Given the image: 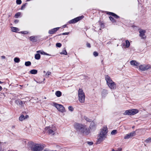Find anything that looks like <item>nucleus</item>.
<instances>
[{"label":"nucleus","mask_w":151,"mask_h":151,"mask_svg":"<svg viewBox=\"0 0 151 151\" xmlns=\"http://www.w3.org/2000/svg\"><path fill=\"white\" fill-rule=\"evenodd\" d=\"M74 129L77 131L83 134L87 135L90 133V130L88 126L84 124L76 123L74 125Z\"/></svg>","instance_id":"nucleus-1"},{"label":"nucleus","mask_w":151,"mask_h":151,"mask_svg":"<svg viewBox=\"0 0 151 151\" xmlns=\"http://www.w3.org/2000/svg\"><path fill=\"white\" fill-rule=\"evenodd\" d=\"M105 80L109 87L111 90H115L116 88V83L111 79L109 76H105Z\"/></svg>","instance_id":"nucleus-2"},{"label":"nucleus","mask_w":151,"mask_h":151,"mask_svg":"<svg viewBox=\"0 0 151 151\" xmlns=\"http://www.w3.org/2000/svg\"><path fill=\"white\" fill-rule=\"evenodd\" d=\"M44 148V146L40 144H34L31 147V150L32 151H41Z\"/></svg>","instance_id":"nucleus-3"},{"label":"nucleus","mask_w":151,"mask_h":151,"mask_svg":"<svg viewBox=\"0 0 151 151\" xmlns=\"http://www.w3.org/2000/svg\"><path fill=\"white\" fill-rule=\"evenodd\" d=\"M57 129L55 126L53 125L49 127H46L45 128V130H48V132L49 134H52V135L55 134V132Z\"/></svg>","instance_id":"nucleus-4"},{"label":"nucleus","mask_w":151,"mask_h":151,"mask_svg":"<svg viewBox=\"0 0 151 151\" xmlns=\"http://www.w3.org/2000/svg\"><path fill=\"white\" fill-rule=\"evenodd\" d=\"M78 99L81 103H83L85 101V95L83 90L79 89L78 91Z\"/></svg>","instance_id":"nucleus-5"},{"label":"nucleus","mask_w":151,"mask_h":151,"mask_svg":"<svg viewBox=\"0 0 151 151\" xmlns=\"http://www.w3.org/2000/svg\"><path fill=\"white\" fill-rule=\"evenodd\" d=\"M138 112V110L136 109L128 110H126L124 114L126 115H132L137 114Z\"/></svg>","instance_id":"nucleus-6"},{"label":"nucleus","mask_w":151,"mask_h":151,"mask_svg":"<svg viewBox=\"0 0 151 151\" xmlns=\"http://www.w3.org/2000/svg\"><path fill=\"white\" fill-rule=\"evenodd\" d=\"M53 105L59 111L62 112L65 111V108L62 105L56 103H54Z\"/></svg>","instance_id":"nucleus-7"},{"label":"nucleus","mask_w":151,"mask_h":151,"mask_svg":"<svg viewBox=\"0 0 151 151\" xmlns=\"http://www.w3.org/2000/svg\"><path fill=\"white\" fill-rule=\"evenodd\" d=\"M106 136L103 135L99 133L98 136L97 143L98 144L100 143L101 142L103 141L106 138Z\"/></svg>","instance_id":"nucleus-8"},{"label":"nucleus","mask_w":151,"mask_h":151,"mask_svg":"<svg viewBox=\"0 0 151 151\" xmlns=\"http://www.w3.org/2000/svg\"><path fill=\"white\" fill-rule=\"evenodd\" d=\"M151 68V66L147 65H140L139 66V69L142 71H145Z\"/></svg>","instance_id":"nucleus-9"},{"label":"nucleus","mask_w":151,"mask_h":151,"mask_svg":"<svg viewBox=\"0 0 151 151\" xmlns=\"http://www.w3.org/2000/svg\"><path fill=\"white\" fill-rule=\"evenodd\" d=\"M136 135V132L135 131H133L128 134L125 135L124 137L125 139H128Z\"/></svg>","instance_id":"nucleus-10"},{"label":"nucleus","mask_w":151,"mask_h":151,"mask_svg":"<svg viewBox=\"0 0 151 151\" xmlns=\"http://www.w3.org/2000/svg\"><path fill=\"white\" fill-rule=\"evenodd\" d=\"M108 131L107 128L106 126L104 127L102 129H101L100 132V133L103 135L106 136L107 135Z\"/></svg>","instance_id":"nucleus-11"},{"label":"nucleus","mask_w":151,"mask_h":151,"mask_svg":"<svg viewBox=\"0 0 151 151\" xmlns=\"http://www.w3.org/2000/svg\"><path fill=\"white\" fill-rule=\"evenodd\" d=\"M146 32V31L144 29H141L139 31V35L141 38L142 39H145L146 37V36L145 35V33Z\"/></svg>","instance_id":"nucleus-12"},{"label":"nucleus","mask_w":151,"mask_h":151,"mask_svg":"<svg viewBox=\"0 0 151 151\" xmlns=\"http://www.w3.org/2000/svg\"><path fill=\"white\" fill-rule=\"evenodd\" d=\"M130 63L132 65L138 68V66L139 65V63L135 60H132L130 62Z\"/></svg>","instance_id":"nucleus-13"},{"label":"nucleus","mask_w":151,"mask_h":151,"mask_svg":"<svg viewBox=\"0 0 151 151\" xmlns=\"http://www.w3.org/2000/svg\"><path fill=\"white\" fill-rule=\"evenodd\" d=\"M60 27H56L49 30L48 33L49 34H52L55 33L58 30Z\"/></svg>","instance_id":"nucleus-14"},{"label":"nucleus","mask_w":151,"mask_h":151,"mask_svg":"<svg viewBox=\"0 0 151 151\" xmlns=\"http://www.w3.org/2000/svg\"><path fill=\"white\" fill-rule=\"evenodd\" d=\"M107 14H108L109 15H111V16L113 17L114 18L116 19H118L120 18L119 16L115 14L113 12H107Z\"/></svg>","instance_id":"nucleus-15"},{"label":"nucleus","mask_w":151,"mask_h":151,"mask_svg":"<svg viewBox=\"0 0 151 151\" xmlns=\"http://www.w3.org/2000/svg\"><path fill=\"white\" fill-rule=\"evenodd\" d=\"M130 45V43L128 40H127L125 41V43H124L123 44V46H125L126 47L128 48L129 47Z\"/></svg>","instance_id":"nucleus-16"},{"label":"nucleus","mask_w":151,"mask_h":151,"mask_svg":"<svg viewBox=\"0 0 151 151\" xmlns=\"http://www.w3.org/2000/svg\"><path fill=\"white\" fill-rule=\"evenodd\" d=\"M11 31L14 32H17L19 30V29L17 27H11Z\"/></svg>","instance_id":"nucleus-17"},{"label":"nucleus","mask_w":151,"mask_h":151,"mask_svg":"<svg viewBox=\"0 0 151 151\" xmlns=\"http://www.w3.org/2000/svg\"><path fill=\"white\" fill-rule=\"evenodd\" d=\"M80 19H71L69 22L70 24H74L78 22Z\"/></svg>","instance_id":"nucleus-18"},{"label":"nucleus","mask_w":151,"mask_h":151,"mask_svg":"<svg viewBox=\"0 0 151 151\" xmlns=\"http://www.w3.org/2000/svg\"><path fill=\"white\" fill-rule=\"evenodd\" d=\"M96 125L95 123L94 122H92L90 124L89 126V128H90V129H93L96 126Z\"/></svg>","instance_id":"nucleus-19"},{"label":"nucleus","mask_w":151,"mask_h":151,"mask_svg":"<svg viewBox=\"0 0 151 151\" xmlns=\"http://www.w3.org/2000/svg\"><path fill=\"white\" fill-rule=\"evenodd\" d=\"M30 40L32 42H35L37 41V40L35 37L32 36L29 37Z\"/></svg>","instance_id":"nucleus-20"},{"label":"nucleus","mask_w":151,"mask_h":151,"mask_svg":"<svg viewBox=\"0 0 151 151\" xmlns=\"http://www.w3.org/2000/svg\"><path fill=\"white\" fill-rule=\"evenodd\" d=\"M55 95L58 97H60L62 95V93L60 91H57L55 92Z\"/></svg>","instance_id":"nucleus-21"},{"label":"nucleus","mask_w":151,"mask_h":151,"mask_svg":"<svg viewBox=\"0 0 151 151\" xmlns=\"http://www.w3.org/2000/svg\"><path fill=\"white\" fill-rule=\"evenodd\" d=\"M30 73L32 74H35L37 73V70L33 69L31 70L30 71Z\"/></svg>","instance_id":"nucleus-22"},{"label":"nucleus","mask_w":151,"mask_h":151,"mask_svg":"<svg viewBox=\"0 0 151 151\" xmlns=\"http://www.w3.org/2000/svg\"><path fill=\"white\" fill-rule=\"evenodd\" d=\"M35 57L36 59L39 60L40 58V55L39 53H38L35 55Z\"/></svg>","instance_id":"nucleus-23"},{"label":"nucleus","mask_w":151,"mask_h":151,"mask_svg":"<svg viewBox=\"0 0 151 151\" xmlns=\"http://www.w3.org/2000/svg\"><path fill=\"white\" fill-rule=\"evenodd\" d=\"M24 119V116L23 114L21 115L19 118V120L20 121H22Z\"/></svg>","instance_id":"nucleus-24"},{"label":"nucleus","mask_w":151,"mask_h":151,"mask_svg":"<svg viewBox=\"0 0 151 151\" xmlns=\"http://www.w3.org/2000/svg\"><path fill=\"white\" fill-rule=\"evenodd\" d=\"M25 65L26 66H28L31 65V63L30 61L26 62L25 63Z\"/></svg>","instance_id":"nucleus-25"},{"label":"nucleus","mask_w":151,"mask_h":151,"mask_svg":"<svg viewBox=\"0 0 151 151\" xmlns=\"http://www.w3.org/2000/svg\"><path fill=\"white\" fill-rule=\"evenodd\" d=\"M21 14V13L19 12H18L14 16L15 18H18L20 16Z\"/></svg>","instance_id":"nucleus-26"},{"label":"nucleus","mask_w":151,"mask_h":151,"mask_svg":"<svg viewBox=\"0 0 151 151\" xmlns=\"http://www.w3.org/2000/svg\"><path fill=\"white\" fill-rule=\"evenodd\" d=\"M84 119L88 122H91V119L88 118L86 116H84Z\"/></svg>","instance_id":"nucleus-27"},{"label":"nucleus","mask_w":151,"mask_h":151,"mask_svg":"<svg viewBox=\"0 0 151 151\" xmlns=\"http://www.w3.org/2000/svg\"><path fill=\"white\" fill-rule=\"evenodd\" d=\"M14 61L15 62L18 63L20 61V59L19 58H15L14 59Z\"/></svg>","instance_id":"nucleus-28"},{"label":"nucleus","mask_w":151,"mask_h":151,"mask_svg":"<svg viewBox=\"0 0 151 151\" xmlns=\"http://www.w3.org/2000/svg\"><path fill=\"white\" fill-rule=\"evenodd\" d=\"M60 54L66 55H67V52L65 50H63L61 52H60Z\"/></svg>","instance_id":"nucleus-29"},{"label":"nucleus","mask_w":151,"mask_h":151,"mask_svg":"<svg viewBox=\"0 0 151 151\" xmlns=\"http://www.w3.org/2000/svg\"><path fill=\"white\" fill-rule=\"evenodd\" d=\"M37 53H40L41 54H42V55H45V52H44L43 51H40V50L37 51Z\"/></svg>","instance_id":"nucleus-30"},{"label":"nucleus","mask_w":151,"mask_h":151,"mask_svg":"<svg viewBox=\"0 0 151 151\" xmlns=\"http://www.w3.org/2000/svg\"><path fill=\"white\" fill-rule=\"evenodd\" d=\"M68 109L69 111H73L74 110L73 107L71 106H69L68 107Z\"/></svg>","instance_id":"nucleus-31"},{"label":"nucleus","mask_w":151,"mask_h":151,"mask_svg":"<svg viewBox=\"0 0 151 151\" xmlns=\"http://www.w3.org/2000/svg\"><path fill=\"white\" fill-rule=\"evenodd\" d=\"M117 133V131L116 130H113L111 132V134L112 135H114Z\"/></svg>","instance_id":"nucleus-32"},{"label":"nucleus","mask_w":151,"mask_h":151,"mask_svg":"<svg viewBox=\"0 0 151 151\" xmlns=\"http://www.w3.org/2000/svg\"><path fill=\"white\" fill-rule=\"evenodd\" d=\"M145 142L147 143H148L149 142H151V137L147 139H146L145 141Z\"/></svg>","instance_id":"nucleus-33"},{"label":"nucleus","mask_w":151,"mask_h":151,"mask_svg":"<svg viewBox=\"0 0 151 151\" xmlns=\"http://www.w3.org/2000/svg\"><path fill=\"white\" fill-rule=\"evenodd\" d=\"M84 18V16L83 15L81 16H79L78 17H77L76 18H74L73 19H82Z\"/></svg>","instance_id":"nucleus-34"},{"label":"nucleus","mask_w":151,"mask_h":151,"mask_svg":"<svg viewBox=\"0 0 151 151\" xmlns=\"http://www.w3.org/2000/svg\"><path fill=\"white\" fill-rule=\"evenodd\" d=\"M16 2L17 4H20L22 3L21 0H16Z\"/></svg>","instance_id":"nucleus-35"},{"label":"nucleus","mask_w":151,"mask_h":151,"mask_svg":"<svg viewBox=\"0 0 151 151\" xmlns=\"http://www.w3.org/2000/svg\"><path fill=\"white\" fill-rule=\"evenodd\" d=\"M27 4V3H26L24 4H23L21 7V10H23V9L25 7V6H26V5Z\"/></svg>","instance_id":"nucleus-36"},{"label":"nucleus","mask_w":151,"mask_h":151,"mask_svg":"<svg viewBox=\"0 0 151 151\" xmlns=\"http://www.w3.org/2000/svg\"><path fill=\"white\" fill-rule=\"evenodd\" d=\"M61 45V44L60 43H57L56 44V46L59 47H60Z\"/></svg>","instance_id":"nucleus-37"},{"label":"nucleus","mask_w":151,"mask_h":151,"mask_svg":"<svg viewBox=\"0 0 151 151\" xmlns=\"http://www.w3.org/2000/svg\"><path fill=\"white\" fill-rule=\"evenodd\" d=\"M18 102H19V104L21 105V106H23L24 104V102L23 101H19Z\"/></svg>","instance_id":"nucleus-38"},{"label":"nucleus","mask_w":151,"mask_h":151,"mask_svg":"<svg viewBox=\"0 0 151 151\" xmlns=\"http://www.w3.org/2000/svg\"><path fill=\"white\" fill-rule=\"evenodd\" d=\"M93 55L95 56L96 57L98 55V53L96 52L95 51L93 52Z\"/></svg>","instance_id":"nucleus-39"},{"label":"nucleus","mask_w":151,"mask_h":151,"mask_svg":"<svg viewBox=\"0 0 151 151\" xmlns=\"http://www.w3.org/2000/svg\"><path fill=\"white\" fill-rule=\"evenodd\" d=\"M21 32V33L24 34H27L28 33V32L27 31H22Z\"/></svg>","instance_id":"nucleus-40"},{"label":"nucleus","mask_w":151,"mask_h":151,"mask_svg":"<svg viewBox=\"0 0 151 151\" xmlns=\"http://www.w3.org/2000/svg\"><path fill=\"white\" fill-rule=\"evenodd\" d=\"M51 73L50 72H49V71H47L46 74V75L47 76H49L51 74Z\"/></svg>","instance_id":"nucleus-41"},{"label":"nucleus","mask_w":151,"mask_h":151,"mask_svg":"<svg viewBox=\"0 0 151 151\" xmlns=\"http://www.w3.org/2000/svg\"><path fill=\"white\" fill-rule=\"evenodd\" d=\"M45 151H58L56 150H50L49 149H45L44 150Z\"/></svg>","instance_id":"nucleus-42"},{"label":"nucleus","mask_w":151,"mask_h":151,"mask_svg":"<svg viewBox=\"0 0 151 151\" xmlns=\"http://www.w3.org/2000/svg\"><path fill=\"white\" fill-rule=\"evenodd\" d=\"M19 22V20L18 19H16L14 21V23L15 24H17V23Z\"/></svg>","instance_id":"nucleus-43"},{"label":"nucleus","mask_w":151,"mask_h":151,"mask_svg":"<svg viewBox=\"0 0 151 151\" xmlns=\"http://www.w3.org/2000/svg\"><path fill=\"white\" fill-rule=\"evenodd\" d=\"M86 46L87 47H91V45L90 43H87L86 44Z\"/></svg>","instance_id":"nucleus-44"},{"label":"nucleus","mask_w":151,"mask_h":151,"mask_svg":"<svg viewBox=\"0 0 151 151\" xmlns=\"http://www.w3.org/2000/svg\"><path fill=\"white\" fill-rule=\"evenodd\" d=\"M101 27L104 28V26L103 23H101Z\"/></svg>","instance_id":"nucleus-45"},{"label":"nucleus","mask_w":151,"mask_h":151,"mask_svg":"<svg viewBox=\"0 0 151 151\" xmlns=\"http://www.w3.org/2000/svg\"><path fill=\"white\" fill-rule=\"evenodd\" d=\"M69 34V32H65L63 33L62 34V35H67Z\"/></svg>","instance_id":"nucleus-46"},{"label":"nucleus","mask_w":151,"mask_h":151,"mask_svg":"<svg viewBox=\"0 0 151 151\" xmlns=\"http://www.w3.org/2000/svg\"><path fill=\"white\" fill-rule=\"evenodd\" d=\"M88 144L90 145H92L93 143L91 142H88Z\"/></svg>","instance_id":"nucleus-47"},{"label":"nucleus","mask_w":151,"mask_h":151,"mask_svg":"<svg viewBox=\"0 0 151 151\" xmlns=\"http://www.w3.org/2000/svg\"><path fill=\"white\" fill-rule=\"evenodd\" d=\"M1 58L2 59H4L5 58V57L4 56H1Z\"/></svg>","instance_id":"nucleus-48"},{"label":"nucleus","mask_w":151,"mask_h":151,"mask_svg":"<svg viewBox=\"0 0 151 151\" xmlns=\"http://www.w3.org/2000/svg\"><path fill=\"white\" fill-rule=\"evenodd\" d=\"M29 117V116L28 115H26L24 116V119H27Z\"/></svg>","instance_id":"nucleus-49"},{"label":"nucleus","mask_w":151,"mask_h":151,"mask_svg":"<svg viewBox=\"0 0 151 151\" xmlns=\"http://www.w3.org/2000/svg\"><path fill=\"white\" fill-rule=\"evenodd\" d=\"M109 19H114L112 17L110 16L109 17Z\"/></svg>","instance_id":"nucleus-50"},{"label":"nucleus","mask_w":151,"mask_h":151,"mask_svg":"<svg viewBox=\"0 0 151 151\" xmlns=\"http://www.w3.org/2000/svg\"><path fill=\"white\" fill-rule=\"evenodd\" d=\"M111 20V22H114L115 21V19H110Z\"/></svg>","instance_id":"nucleus-51"},{"label":"nucleus","mask_w":151,"mask_h":151,"mask_svg":"<svg viewBox=\"0 0 151 151\" xmlns=\"http://www.w3.org/2000/svg\"><path fill=\"white\" fill-rule=\"evenodd\" d=\"M66 24L63 25L62 27L63 28H65L66 27Z\"/></svg>","instance_id":"nucleus-52"},{"label":"nucleus","mask_w":151,"mask_h":151,"mask_svg":"<svg viewBox=\"0 0 151 151\" xmlns=\"http://www.w3.org/2000/svg\"><path fill=\"white\" fill-rule=\"evenodd\" d=\"M45 55H50L49 54H47L45 52Z\"/></svg>","instance_id":"nucleus-53"},{"label":"nucleus","mask_w":151,"mask_h":151,"mask_svg":"<svg viewBox=\"0 0 151 151\" xmlns=\"http://www.w3.org/2000/svg\"><path fill=\"white\" fill-rule=\"evenodd\" d=\"M2 90V87L0 86V91H1Z\"/></svg>","instance_id":"nucleus-54"},{"label":"nucleus","mask_w":151,"mask_h":151,"mask_svg":"<svg viewBox=\"0 0 151 151\" xmlns=\"http://www.w3.org/2000/svg\"><path fill=\"white\" fill-rule=\"evenodd\" d=\"M3 82H1L0 81V84H1V83H3Z\"/></svg>","instance_id":"nucleus-55"},{"label":"nucleus","mask_w":151,"mask_h":151,"mask_svg":"<svg viewBox=\"0 0 151 151\" xmlns=\"http://www.w3.org/2000/svg\"><path fill=\"white\" fill-rule=\"evenodd\" d=\"M103 91H104V92H106V90H103Z\"/></svg>","instance_id":"nucleus-56"},{"label":"nucleus","mask_w":151,"mask_h":151,"mask_svg":"<svg viewBox=\"0 0 151 151\" xmlns=\"http://www.w3.org/2000/svg\"><path fill=\"white\" fill-rule=\"evenodd\" d=\"M134 127H132V128H134Z\"/></svg>","instance_id":"nucleus-57"},{"label":"nucleus","mask_w":151,"mask_h":151,"mask_svg":"<svg viewBox=\"0 0 151 151\" xmlns=\"http://www.w3.org/2000/svg\"><path fill=\"white\" fill-rule=\"evenodd\" d=\"M57 147H59V146H57Z\"/></svg>","instance_id":"nucleus-58"},{"label":"nucleus","mask_w":151,"mask_h":151,"mask_svg":"<svg viewBox=\"0 0 151 151\" xmlns=\"http://www.w3.org/2000/svg\"><path fill=\"white\" fill-rule=\"evenodd\" d=\"M43 151H45L44 150Z\"/></svg>","instance_id":"nucleus-59"}]
</instances>
